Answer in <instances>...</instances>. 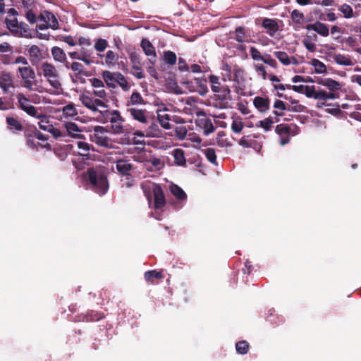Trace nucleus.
I'll return each mask as SVG.
<instances>
[{
    "label": "nucleus",
    "instance_id": "nucleus-1",
    "mask_svg": "<svg viewBox=\"0 0 361 361\" xmlns=\"http://www.w3.org/2000/svg\"><path fill=\"white\" fill-rule=\"evenodd\" d=\"M105 126H95V130L106 131L112 134L128 133L129 126L121 114H105Z\"/></svg>",
    "mask_w": 361,
    "mask_h": 361
},
{
    "label": "nucleus",
    "instance_id": "nucleus-2",
    "mask_svg": "<svg viewBox=\"0 0 361 361\" xmlns=\"http://www.w3.org/2000/svg\"><path fill=\"white\" fill-rule=\"evenodd\" d=\"M87 174V180L92 186V190L99 195H105L109 189V182L104 172L100 169L89 168Z\"/></svg>",
    "mask_w": 361,
    "mask_h": 361
},
{
    "label": "nucleus",
    "instance_id": "nucleus-3",
    "mask_svg": "<svg viewBox=\"0 0 361 361\" xmlns=\"http://www.w3.org/2000/svg\"><path fill=\"white\" fill-rule=\"evenodd\" d=\"M299 128L294 124L281 123L277 125L276 133L281 137L279 143L283 146L290 142V136H294L299 133Z\"/></svg>",
    "mask_w": 361,
    "mask_h": 361
},
{
    "label": "nucleus",
    "instance_id": "nucleus-4",
    "mask_svg": "<svg viewBox=\"0 0 361 361\" xmlns=\"http://www.w3.org/2000/svg\"><path fill=\"white\" fill-rule=\"evenodd\" d=\"M21 78L22 86L27 90H32L36 84V74L34 69L30 66H20L18 68Z\"/></svg>",
    "mask_w": 361,
    "mask_h": 361
},
{
    "label": "nucleus",
    "instance_id": "nucleus-5",
    "mask_svg": "<svg viewBox=\"0 0 361 361\" xmlns=\"http://www.w3.org/2000/svg\"><path fill=\"white\" fill-rule=\"evenodd\" d=\"M32 116H36L37 118L40 119L38 123L39 126L42 130H47L51 133L55 139H59L61 136L64 135V133L61 132V129L54 126V125L49 121L47 114H31Z\"/></svg>",
    "mask_w": 361,
    "mask_h": 361
},
{
    "label": "nucleus",
    "instance_id": "nucleus-6",
    "mask_svg": "<svg viewBox=\"0 0 361 361\" xmlns=\"http://www.w3.org/2000/svg\"><path fill=\"white\" fill-rule=\"evenodd\" d=\"M107 133L106 131L100 130L96 131L95 127L94 128V133L91 135V140L97 144L99 146L104 147L106 148H113L114 146V142L112 140L107 136H106L104 133Z\"/></svg>",
    "mask_w": 361,
    "mask_h": 361
},
{
    "label": "nucleus",
    "instance_id": "nucleus-7",
    "mask_svg": "<svg viewBox=\"0 0 361 361\" xmlns=\"http://www.w3.org/2000/svg\"><path fill=\"white\" fill-rule=\"evenodd\" d=\"M65 129L61 130V132L64 133L63 136H61L58 140L67 141L66 137L70 136L72 137H79L80 134V130L79 127L73 122H65L63 124Z\"/></svg>",
    "mask_w": 361,
    "mask_h": 361
},
{
    "label": "nucleus",
    "instance_id": "nucleus-8",
    "mask_svg": "<svg viewBox=\"0 0 361 361\" xmlns=\"http://www.w3.org/2000/svg\"><path fill=\"white\" fill-rule=\"evenodd\" d=\"M154 206L156 209L163 208L166 205V198L161 186L159 184L153 185Z\"/></svg>",
    "mask_w": 361,
    "mask_h": 361
},
{
    "label": "nucleus",
    "instance_id": "nucleus-9",
    "mask_svg": "<svg viewBox=\"0 0 361 361\" xmlns=\"http://www.w3.org/2000/svg\"><path fill=\"white\" fill-rule=\"evenodd\" d=\"M197 118L196 119L197 126L203 130L204 133L208 135L214 132V127L211 119L207 118V114H197Z\"/></svg>",
    "mask_w": 361,
    "mask_h": 361
},
{
    "label": "nucleus",
    "instance_id": "nucleus-10",
    "mask_svg": "<svg viewBox=\"0 0 361 361\" xmlns=\"http://www.w3.org/2000/svg\"><path fill=\"white\" fill-rule=\"evenodd\" d=\"M206 82V80L195 78L194 81L187 82L188 88H189L190 91H196L203 96L208 92Z\"/></svg>",
    "mask_w": 361,
    "mask_h": 361
},
{
    "label": "nucleus",
    "instance_id": "nucleus-11",
    "mask_svg": "<svg viewBox=\"0 0 361 361\" xmlns=\"http://www.w3.org/2000/svg\"><path fill=\"white\" fill-rule=\"evenodd\" d=\"M143 159L144 161H145V165L147 166V169L151 171L160 170L164 167V164L161 162V159L154 155H147L145 154L143 155Z\"/></svg>",
    "mask_w": 361,
    "mask_h": 361
},
{
    "label": "nucleus",
    "instance_id": "nucleus-12",
    "mask_svg": "<svg viewBox=\"0 0 361 361\" xmlns=\"http://www.w3.org/2000/svg\"><path fill=\"white\" fill-rule=\"evenodd\" d=\"M140 45L145 54L151 57L148 59L149 63L154 64L156 62L157 54L154 46L147 39L145 38L142 39Z\"/></svg>",
    "mask_w": 361,
    "mask_h": 361
},
{
    "label": "nucleus",
    "instance_id": "nucleus-13",
    "mask_svg": "<svg viewBox=\"0 0 361 361\" xmlns=\"http://www.w3.org/2000/svg\"><path fill=\"white\" fill-rule=\"evenodd\" d=\"M116 169L120 175L126 177L131 176L130 172L133 166L128 160L121 159L116 161Z\"/></svg>",
    "mask_w": 361,
    "mask_h": 361
},
{
    "label": "nucleus",
    "instance_id": "nucleus-14",
    "mask_svg": "<svg viewBox=\"0 0 361 361\" xmlns=\"http://www.w3.org/2000/svg\"><path fill=\"white\" fill-rule=\"evenodd\" d=\"M231 38L235 39L238 42H249L250 35L246 33V30L243 26H238L235 27L233 32H231Z\"/></svg>",
    "mask_w": 361,
    "mask_h": 361
},
{
    "label": "nucleus",
    "instance_id": "nucleus-15",
    "mask_svg": "<svg viewBox=\"0 0 361 361\" xmlns=\"http://www.w3.org/2000/svg\"><path fill=\"white\" fill-rule=\"evenodd\" d=\"M145 280L149 284L154 285L158 283L159 280L164 278L163 271L149 270L144 274Z\"/></svg>",
    "mask_w": 361,
    "mask_h": 361
},
{
    "label": "nucleus",
    "instance_id": "nucleus-16",
    "mask_svg": "<svg viewBox=\"0 0 361 361\" xmlns=\"http://www.w3.org/2000/svg\"><path fill=\"white\" fill-rule=\"evenodd\" d=\"M133 118L140 122L148 124V128L152 130H158V125L154 122V115L151 114H132Z\"/></svg>",
    "mask_w": 361,
    "mask_h": 361
},
{
    "label": "nucleus",
    "instance_id": "nucleus-17",
    "mask_svg": "<svg viewBox=\"0 0 361 361\" xmlns=\"http://www.w3.org/2000/svg\"><path fill=\"white\" fill-rule=\"evenodd\" d=\"M169 190L171 194L177 199L179 202L178 203H175L171 202V204L177 206L179 205L182 202L185 201L187 200V195L184 192V190L178 185L172 183L169 186Z\"/></svg>",
    "mask_w": 361,
    "mask_h": 361
},
{
    "label": "nucleus",
    "instance_id": "nucleus-18",
    "mask_svg": "<svg viewBox=\"0 0 361 361\" xmlns=\"http://www.w3.org/2000/svg\"><path fill=\"white\" fill-rule=\"evenodd\" d=\"M305 28L307 30H313L322 37H327L329 35L328 26L320 21H317L313 24H308L305 26Z\"/></svg>",
    "mask_w": 361,
    "mask_h": 361
},
{
    "label": "nucleus",
    "instance_id": "nucleus-19",
    "mask_svg": "<svg viewBox=\"0 0 361 361\" xmlns=\"http://www.w3.org/2000/svg\"><path fill=\"white\" fill-rule=\"evenodd\" d=\"M253 104L261 113H264L269 109L270 101L267 97L257 96L253 99Z\"/></svg>",
    "mask_w": 361,
    "mask_h": 361
},
{
    "label": "nucleus",
    "instance_id": "nucleus-20",
    "mask_svg": "<svg viewBox=\"0 0 361 361\" xmlns=\"http://www.w3.org/2000/svg\"><path fill=\"white\" fill-rule=\"evenodd\" d=\"M216 96L221 100L220 108H226L228 104V99H230L231 90L227 85L220 86L219 92H216Z\"/></svg>",
    "mask_w": 361,
    "mask_h": 361
},
{
    "label": "nucleus",
    "instance_id": "nucleus-21",
    "mask_svg": "<svg viewBox=\"0 0 361 361\" xmlns=\"http://www.w3.org/2000/svg\"><path fill=\"white\" fill-rule=\"evenodd\" d=\"M18 102L19 107L26 113H36L35 109L31 104L30 100L22 94L18 95Z\"/></svg>",
    "mask_w": 361,
    "mask_h": 361
},
{
    "label": "nucleus",
    "instance_id": "nucleus-22",
    "mask_svg": "<svg viewBox=\"0 0 361 361\" xmlns=\"http://www.w3.org/2000/svg\"><path fill=\"white\" fill-rule=\"evenodd\" d=\"M42 50L37 45H32L28 49V55L32 66L37 65L41 60Z\"/></svg>",
    "mask_w": 361,
    "mask_h": 361
},
{
    "label": "nucleus",
    "instance_id": "nucleus-23",
    "mask_svg": "<svg viewBox=\"0 0 361 361\" xmlns=\"http://www.w3.org/2000/svg\"><path fill=\"white\" fill-rule=\"evenodd\" d=\"M12 83L13 80L9 73H4L0 77V87L4 92H8L11 87L14 88Z\"/></svg>",
    "mask_w": 361,
    "mask_h": 361
},
{
    "label": "nucleus",
    "instance_id": "nucleus-24",
    "mask_svg": "<svg viewBox=\"0 0 361 361\" xmlns=\"http://www.w3.org/2000/svg\"><path fill=\"white\" fill-rule=\"evenodd\" d=\"M262 27L267 30V32L270 36H273L278 30L277 23L274 20L270 18L263 19Z\"/></svg>",
    "mask_w": 361,
    "mask_h": 361
},
{
    "label": "nucleus",
    "instance_id": "nucleus-25",
    "mask_svg": "<svg viewBox=\"0 0 361 361\" xmlns=\"http://www.w3.org/2000/svg\"><path fill=\"white\" fill-rule=\"evenodd\" d=\"M102 77L109 88L114 89L116 87V72L112 73L109 71H104L102 72Z\"/></svg>",
    "mask_w": 361,
    "mask_h": 361
},
{
    "label": "nucleus",
    "instance_id": "nucleus-26",
    "mask_svg": "<svg viewBox=\"0 0 361 361\" xmlns=\"http://www.w3.org/2000/svg\"><path fill=\"white\" fill-rule=\"evenodd\" d=\"M332 57L334 61L338 65L348 66H353L354 64L351 60L350 56L348 55L335 54Z\"/></svg>",
    "mask_w": 361,
    "mask_h": 361
},
{
    "label": "nucleus",
    "instance_id": "nucleus-27",
    "mask_svg": "<svg viewBox=\"0 0 361 361\" xmlns=\"http://www.w3.org/2000/svg\"><path fill=\"white\" fill-rule=\"evenodd\" d=\"M264 135H251L250 137V147L253 148L256 152H259L262 147V142Z\"/></svg>",
    "mask_w": 361,
    "mask_h": 361
},
{
    "label": "nucleus",
    "instance_id": "nucleus-28",
    "mask_svg": "<svg viewBox=\"0 0 361 361\" xmlns=\"http://www.w3.org/2000/svg\"><path fill=\"white\" fill-rule=\"evenodd\" d=\"M171 118H169V114H157V116H154V122L156 124L159 123L161 127L165 129H171L172 126H171L169 121Z\"/></svg>",
    "mask_w": 361,
    "mask_h": 361
},
{
    "label": "nucleus",
    "instance_id": "nucleus-29",
    "mask_svg": "<svg viewBox=\"0 0 361 361\" xmlns=\"http://www.w3.org/2000/svg\"><path fill=\"white\" fill-rule=\"evenodd\" d=\"M319 83L326 87L331 91L338 90L341 88L340 83L331 78L321 79Z\"/></svg>",
    "mask_w": 361,
    "mask_h": 361
},
{
    "label": "nucleus",
    "instance_id": "nucleus-30",
    "mask_svg": "<svg viewBox=\"0 0 361 361\" xmlns=\"http://www.w3.org/2000/svg\"><path fill=\"white\" fill-rule=\"evenodd\" d=\"M5 23L6 25L7 28L9 31L15 35H19V25L20 23H18V19L14 18L13 19H8L5 20Z\"/></svg>",
    "mask_w": 361,
    "mask_h": 361
},
{
    "label": "nucleus",
    "instance_id": "nucleus-31",
    "mask_svg": "<svg viewBox=\"0 0 361 361\" xmlns=\"http://www.w3.org/2000/svg\"><path fill=\"white\" fill-rule=\"evenodd\" d=\"M51 51L53 58L56 61L66 62V60L67 59L66 54L61 48L59 47H54L51 48Z\"/></svg>",
    "mask_w": 361,
    "mask_h": 361
},
{
    "label": "nucleus",
    "instance_id": "nucleus-32",
    "mask_svg": "<svg viewBox=\"0 0 361 361\" xmlns=\"http://www.w3.org/2000/svg\"><path fill=\"white\" fill-rule=\"evenodd\" d=\"M172 154L174 157V161L177 165H179V166L185 165L186 160L185 158V153L182 149H180V148L175 149L173 151Z\"/></svg>",
    "mask_w": 361,
    "mask_h": 361
},
{
    "label": "nucleus",
    "instance_id": "nucleus-33",
    "mask_svg": "<svg viewBox=\"0 0 361 361\" xmlns=\"http://www.w3.org/2000/svg\"><path fill=\"white\" fill-rule=\"evenodd\" d=\"M92 51L87 50L84 48H82L80 51V56L79 61H83L87 65H90L94 63V61L92 59Z\"/></svg>",
    "mask_w": 361,
    "mask_h": 361
},
{
    "label": "nucleus",
    "instance_id": "nucleus-34",
    "mask_svg": "<svg viewBox=\"0 0 361 361\" xmlns=\"http://www.w3.org/2000/svg\"><path fill=\"white\" fill-rule=\"evenodd\" d=\"M33 133V136L36 138H37L39 140H41L42 142V144H40V146L43 148H46L48 149H51V145L49 143H48L47 141L48 140L47 136L44 135L43 133H42L39 130H37L35 128L32 129Z\"/></svg>",
    "mask_w": 361,
    "mask_h": 361
},
{
    "label": "nucleus",
    "instance_id": "nucleus-35",
    "mask_svg": "<svg viewBox=\"0 0 361 361\" xmlns=\"http://www.w3.org/2000/svg\"><path fill=\"white\" fill-rule=\"evenodd\" d=\"M42 69L43 71V75L46 78L49 76L54 75V74H56L58 73V71L56 70L55 66L48 62H44L42 63Z\"/></svg>",
    "mask_w": 361,
    "mask_h": 361
},
{
    "label": "nucleus",
    "instance_id": "nucleus-36",
    "mask_svg": "<svg viewBox=\"0 0 361 361\" xmlns=\"http://www.w3.org/2000/svg\"><path fill=\"white\" fill-rule=\"evenodd\" d=\"M226 133L224 131H219L217 134L216 142L217 145L221 147H231V142L225 137Z\"/></svg>",
    "mask_w": 361,
    "mask_h": 361
},
{
    "label": "nucleus",
    "instance_id": "nucleus-37",
    "mask_svg": "<svg viewBox=\"0 0 361 361\" xmlns=\"http://www.w3.org/2000/svg\"><path fill=\"white\" fill-rule=\"evenodd\" d=\"M6 123L11 130H16L20 131L23 130V126L20 122L13 117H7Z\"/></svg>",
    "mask_w": 361,
    "mask_h": 361
},
{
    "label": "nucleus",
    "instance_id": "nucleus-38",
    "mask_svg": "<svg viewBox=\"0 0 361 361\" xmlns=\"http://www.w3.org/2000/svg\"><path fill=\"white\" fill-rule=\"evenodd\" d=\"M310 64L314 67V70L317 73L321 74L326 73V67L325 64L319 59H313L310 62Z\"/></svg>",
    "mask_w": 361,
    "mask_h": 361
},
{
    "label": "nucleus",
    "instance_id": "nucleus-39",
    "mask_svg": "<svg viewBox=\"0 0 361 361\" xmlns=\"http://www.w3.org/2000/svg\"><path fill=\"white\" fill-rule=\"evenodd\" d=\"M118 59V55L114 53L111 50H109L106 54V65L111 68L116 65Z\"/></svg>",
    "mask_w": 361,
    "mask_h": 361
},
{
    "label": "nucleus",
    "instance_id": "nucleus-40",
    "mask_svg": "<svg viewBox=\"0 0 361 361\" xmlns=\"http://www.w3.org/2000/svg\"><path fill=\"white\" fill-rule=\"evenodd\" d=\"M274 55L278 59V60L284 66H288L291 63L290 58L288 56L287 53L284 51H274Z\"/></svg>",
    "mask_w": 361,
    "mask_h": 361
},
{
    "label": "nucleus",
    "instance_id": "nucleus-41",
    "mask_svg": "<svg viewBox=\"0 0 361 361\" xmlns=\"http://www.w3.org/2000/svg\"><path fill=\"white\" fill-rule=\"evenodd\" d=\"M250 348V345L246 341H240L235 343V349L238 353L246 354Z\"/></svg>",
    "mask_w": 361,
    "mask_h": 361
},
{
    "label": "nucleus",
    "instance_id": "nucleus-42",
    "mask_svg": "<svg viewBox=\"0 0 361 361\" xmlns=\"http://www.w3.org/2000/svg\"><path fill=\"white\" fill-rule=\"evenodd\" d=\"M46 16L47 18L45 23H49V27L53 30L57 29L59 27V22L55 16L51 12L49 11H46Z\"/></svg>",
    "mask_w": 361,
    "mask_h": 361
},
{
    "label": "nucleus",
    "instance_id": "nucleus-43",
    "mask_svg": "<svg viewBox=\"0 0 361 361\" xmlns=\"http://www.w3.org/2000/svg\"><path fill=\"white\" fill-rule=\"evenodd\" d=\"M116 84H118L124 91L129 89L128 83L124 75L119 72H116Z\"/></svg>",
    "mask_w": 361,
    "mask_h": 361
},
{
    "label": "nucleus",
    "instance_id": "nucleus-44",
    "mask_svg": "<svg viewBox=\"0 0 361 361\" xmlns=\"http://www.w3.org/2000/svg\"><path fill=\"white\" fill-rule=\"evenodd\" d=\"M203 153L209 162H211L212 164H214L215 165H217L216 155V152H215L214 149L207 148L203 150Z\"/></svg>",
    "mask_w": 361,
    "mask_h": 361
},
{
    "label": "nucleus",
    "instance_id": "nucleus-45",
    "mask_svg": "<svg viewBox=\"0 0 361 361\" xmlns=\"http://www.w3.org/2000/svg\"><path fill=\"white\" fill-rule=\"evenodd\" d=\"M164 59L165 62L171 66L174 65L177 61L176 54L171 51H165L164 54Z\"/></svg>",
    "mask_w": 361,
    "mask_h": 361
},
{
    "label": "nucleus",
    "instance_id": "nucleus-46",
    "mask_svg": "<svg viewBox=\"0 0 361 361\" xmlns=\"http://www.w3.org/2000/svg\"><path fill=\"white\" fill-rule=\"evenodd\" d=\"M87 316H88V320L89 322H94L99 321L100 319L104 318V313L95 312L93 310H90L87 312Z\"/></svg>",
    "mask_w": 361,
    "mask_h": 361
},
{
    "label": "nucleus",
    "instance_id": "nucleus-47",
    "mask_svg": "<svg viewBox=\"0 0 361 361\" xmlns=\"http://www.w3.org/2000/svg\"><path fill=\"white\" fill-rule=\"evenodd\" d=\"M338 10L343 14L345 18H350L353 16V10L348 4H343L339 7Z\"/></svg>",
    "mask_w": 361,
    "mask_h": 361
},
{
    "label": "nucleus",
    "instance_id": "nucleus-48",
    "mask_svg": "<svg viewBox=\"0 0 361 361\" xmlns=\"http://www.w3.org/2000/svg\"><path fill=\"white\" fill-rule=\"evenodd\" d=\"M47 79L50 85L53 87L54 89L59 90V88H61V84L59 81V72L56 74H54V75L47 78Z\"/></svg>",
    "mask_w": 361,
    "mask_h": 361
},
{
    "label": "nucleus",
    "instance_id": "nucleus-49",
    "mask_svg": "<svg viewBox=\"0 0 361 361\" xmlns=\"http://www.w3.org/2000/svg\"><path fill=\"white\" fill-rule=\"evenodd\" d=\"M290 17H291L292 20L295 24H298V25L301 24L305 18L304 14L297 9H295L292 11V13L290 14Z\"/></svg>",
    "mask_w": 361,
    "mask_h": 361
},
{
    "label": "nucleus",
    "instance_id": "nucleus-50",
    "mask_svg": "<svg viewBox=\"0 0 361 361\" xmlns=\"http://www.w3.org/2000/svg\"><path fill=\"white\" fill-rule=\"evenodd\" d=\"M219 80V78L214 75H211L209 76V82L212 84V85H211L212 90L216 93L219 92L220 86H221V85L220 84Z\"/></svg>",
    "mask_w": 361,
    "mask_h": 361
},
{
    "label": "nucleus",
    "instance_id": "nucleus-51",
    "mask_svg": "<svg viewBox=\"0 0 361 361\" xmlns=\"http://www.w3.org/2000/svg\"><path fill=\"white\" fill-rule=\"evenodd\" d=\"M25 137L27 140V143L28 145L31 146L32 147H37V145L35 142V137L33 136V133L32 129H27L24 132Z\"/></svg>",
    "mask_w": 361,
    "mask_h": 361
},
{
    "label": "nucleus",
    "instance_id": "nucleus-52",
    "mask_svg": "<svg viewBox=\"0 0 361 361\" xmlns=\"http://www.w3.org/2000/svg\"><path fill=\"white\" fill-rule=\"evenodd\" d=\"M332 98H334L333 94H331V93L329 94L325 90L316 91V94H315V97H314L315 99L326 101L327 99H332Z\"/></svg>",
    "mask_w": 361,
    "mask_h": 361
},
{
    "label": "nucleus",
    "instance_id": "nucleus-53",
    "mask_svg": "<svg viewBox=\"0 0 361 361\" xmlns=\"http://www.w3.org/2000/svg\"><path fill=\"white\" fill-rule=\"evenodd\" d=\"M130 60L133 64L132 67L137 66L141 65L140 56L136 51H131L129 54Z\"/></svg>",
    "mask_w": 361,
    "mask_h": 361
},
{
    "label": "nucleus",
    "instance_id": "nucleus-54",
    "mask_svg": "<svg viewBox=\"0 0 361 361\" xmlns=\"http://www.w3.org/2000/svg\"><path fill=\"white\" fill-rule=\"evenodd\" d=\"M250 54L253 61H262V54L256 47H251L250 48Z\"/></svg>",
    "mask_w": 361,
    "mask_h": 361
},
{
    "label": "nucleus",
    "instance_id": "nucleus-55",
    "mask_svg": "<svg viewBox=\"0 0 361 361\" xmlns=\"http://www.w3.org/2000/svg\"><path fill=\"white\" fill-rule=\"evenodd\" d=\"M19 35L24 37H30L29 26L25 23H20Z\"/></svg>",
    "mask_w": 361,
    "mask_h": 361
},
{
    "label": "nucleus",
    "instance_id": "nucleus-56",
    "mask_svg": "<svg viewBox=\"0 0 361 361\" xmlns=\"http://www.w3.org/2000/svg\"><path fill=\"white\" fill-rule=\"evenodd\" d=\"M82 104L87 107L89 109L95 111L96 108L94 106V99L88 96H82L81 98Z\"/></svg>",
    "mask_w": 361,
    "mask_h": 361
},
{
    "label": "nucleus",
    "instance_id": "nucleus-57",
    "mask_svg": "<svg viewBox=\"0 0 361 361\" xmlns=\"http://www.w3.org/2000/svg\"><path fill=\"white\" fill-rule=\"evenodd\" d=\"M78 147L82 150L85 153H79L81 156H84L87 154V153L90 150L91 147H92V145L88 144L87 142H83V141H78L77 142Z\"/></svg>",
    "mask_w": 361,
    "mask_h": 361
},
{
    "label": "nucleus",
    "instance_id": "nucleus-58",
    "mask_svg": "<svg viewBox=\"0 0 361 361\" xmlns=\"http://www.w3.org/2000/svg\"><path fill=\"white\" fill-rule=\"evenodd\" d=\"M71 69L76 72V75H85L83 66L78 62H73L71 65Z\"/></svg>",
    "mask_w": 361,
    "mask_h": 361
},
{
    "label": "nucleus",
    "instance_id": "nucleus-59",
    "mask_svg": "<svg viewBox=\"0 0 361 361\" xmlns=\"http://www.w3.org/2000/svg\"><path fill=\"white\" fill-rule=\"evenodd\" d=\"M107 47V41L104 39H99L94 44V49L98 51H104Z\"/></svg>",
    "mask_w": 361,
    "mask_h": 361
},
{
    "label": "nucleus",
    "instance_id": "nucleus-60",
    "mask_svg": "<svg viewBox=\"0 0 361 361\" xmlns=\"http://www.w3.org/2000/svg\"><path fill=\"white\" fill-rule=\"evenodd\" d=\"M243 128V123L241 121V119H233L232 125H231V130L234 133H240Z\"/></svg>",
    "mask_w": 361,
    "mask_h": 361
},
{
    "label": "nucleus",
    "instance_id": "nucleus-61",
    "mask_svg": "<svg viewBox=\"0 0 361 361\" xmlns=\"http://www.w3.org/2000/svg\"><path fill=\"white\" fill-rule=\"evenodd\" d=\"M259 123L262 128H263L265 130H269L271 127V125L274 123V121L271 118H267L262 121H260Z\"/></svg>",
    "mask_w": 361,
    "mask_h": 361
},
{
    "label": "nucleus",
    "instance_id": "nucleus-62",
    "mask_svg": "<svg viewBox=\"0 0 361 361\" xmlns=\"http://www.w3.org/2000/svg\"><path fill=\"white\" fill-rule=\"evenodd\" d=\"M250 137L251 135H245L242 137L238 141V144L243 147H250Z\"/></svg>",
    "mask_w": 361,
    "mask_h": 361
},
{
    "label": "nucleus",
    "instance_id": "nucleus-63",
    "mask_svg": "<svg viewBox=\"0 0 361 361\" xmlns=\"http://www.w3.org/2000/svg\"><path fill=\"white\" fill-rule=\"evenodd\" d=\"M303 94H305L307 97L314 98L315 94H316V90H315L314 86L305 85V88L304 89Z\"/></svg>",
    "mask_w": 361,
    "mask_h": 361
},
{
    "label": "nucleus",
    "instance_id": "nucleus-64",
    "mask_svg": "<svg viewBox=\"0 0 361 361\" xmlns=\"http://www.w3.org/2000/svg\"><path fill=\"white\" fill-rule=\"evenodd\" d=\"M135 185V180L132 176H126V180L124 183H122L121 188H130L133 187Z\"/></svg>",
    "mask_w": 361,
    "mask_h": 361
}]
</instances>
